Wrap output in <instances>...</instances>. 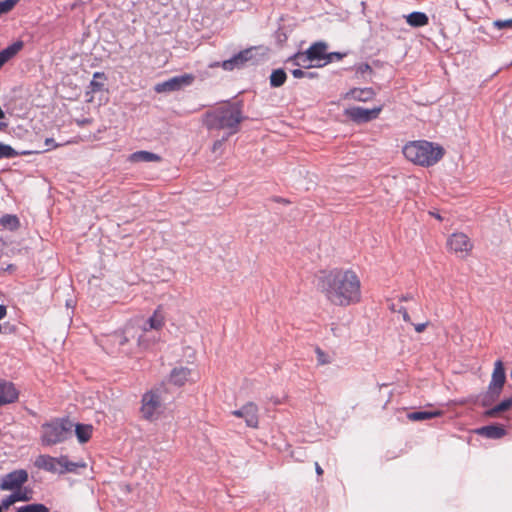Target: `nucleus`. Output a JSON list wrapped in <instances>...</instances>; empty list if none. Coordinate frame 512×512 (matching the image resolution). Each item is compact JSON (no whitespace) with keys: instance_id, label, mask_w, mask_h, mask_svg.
Instances as JSON below:
<instances>
[{"instance_id":"obj_1","label":"nucleus","mask_w":512,"mask_h":512,"mask_svg":"<svg viewBox=\"0 0 512 512\" xmlns=\"http://www.w3.org/2000/svg\"><path fill=\"white\" fill-rule=\"evenodd\" d=\"M317 287L334 306L347 307L361 300V282L351 269L334 268L322 271L317 278Z\"/></svg>"},{"instance_id":"obj_2","label":"nucleus","mask_w":512,"mask_h":512,"mask_svg":"<svg viewBox=\"0 0 512 512\" xmlns=\"http://www.w3.org/2000/svg\"><path fill=\"white\" fill-rule=\"evenodd\" d=\"M402 153L406 160L415 165L431 167L443 158L445 150L441 145L434 142L414 140L403 146Z\"/></svg>"},{"instance_id":"obj_3","label":"nucleus","mask_w":512,"mask_h":512,"mask_svg":"<svg viewBox=\"0 0 512 512\" xmlns=\"http://www.w3.org/2000/svg\"><path fill=\"white\" fill-rule=\"evenodd\" d=\"M241 107L238 104H226L207 112L203 117V124L208 129H227L229 135L239 131V125L243 121Z\"/></svg>"},{"instance_id":"obj_4","label":"nucleus","mask_w":512,"mask_h":512,"mask_svg":"<svg viewBox=\"0 0 512 512\" xmlns=\"http://www.w3.org/2000/svg\"><path fill=\"white\" fill-rule=\"evenodd\" d=\"M73 423L68 418H55L41 426V444L52 446L64 442L72 433Z\"/></svg>"},{"instance_id":"obj_5","label":"nucleus","mask_w":512,"mask_h":512,"mask_svg":"<svg viewBox=\"0 0 512 512\" xmlns=\"http://www.w3.org/2000/svg\"><path fill=\"white\" fill-rule=\"evenodd\" d=\"M447 247L458 257L465 258L472 251L473 243L465 233L455 232L448 237Z\"/></svg>"},{"instance_id":"obj_6","label":"nucleus","mask_w":512,"mask_h":512,"mask_svg":"<svg viewBox=\"0 0 512 512\" xmlns=\"http://www.w3.org/2000/svg\"><path fill=\"white\" fill-rule=\"evenodd\" d=\"M382 111V106L366 109L363 107H350L345 109L344 115L357 124L367 123L377 119Z\"/></svg>"},{"instance_id":"obj_7","label":"nucleus","mask_w":512,"mask_h":512,"mask_svg":"<svg viewBox=\"0 0 512 512\" xmlns=\"http://www.w3.org/2000/svg\"><path fill=\"white\" fill-rule=\"evenodd\" d=\"M141 413L144 419L153 420L157 417L158 411L161 407V397L157 392H146L141 401Z\"/></svg>"},{"instance_id":"obj_8","label":"nucleus","mask_w":512,"mask_h":512,"mask_svg":"<svg viewBox=\"0 0 512 512\" xmlns=\"http://www.w3.org/2000/svg\"><path fill=\"white\" fill-rule=\"evenodd\" d=\"M28 481V472L24 469L14 470L0 479V490L15 491L21 489Z\"/></svg>"},{"instance_id":"obj_9","label":"nucleus","mask_w":512,"mask_h":512,"mask_svg":"<svg viewBox=\"0 0 512 512\" xmlns=\"http://www.w3.org/2000/svg\"><path fill=\"white\" fill-rule=\"evenodd\" d=\"M194 79L195 77L192 74H183L180 76L172 77L162 83L156 84L154 89L157 93L177 91L184 86L191 85Z\"/></svg>"},{"instance_id":"obj_10","label":"nucleus","mask_w":512,"mask_h":512,"mask_svg":"<svg viewBox=\"0 0 512 512\" xmlns=\"http://www.w3.org/2000/svg\"><path fill=\"white\" fill-rule=\"evenodd\" d=\"M165 325V314L161 306H158L149 319L144 323L142 327V335L139 336L138 342L140 345H144L146 334L151 331H161Z\"/></svg>"},{"instance_id":"obj_11","label":"nucleus","mask_w":512,"mask_h":512,"mask_svg":"<svg viewBox=\"0 0 512 512\" xmlns=\"http://www.w3.org/2000/svg\"><path fill=\"white\" fill-rule=\"evenodd\" d=\"M232 415L237 418H243L248 427L258 428V406L254 402H248L240 409L232 411Z\"/></svg>"},{"instance_id":"obj_12","label":"nucleus","mask_w":512,"mask_h":512,"mask_svg":"<svg viewBox=\"0 0 512 512\" xmlns=\"http://www.w3.org/2000/svg\"><path fill=\"white\" fill-rule=\"evenodd\" d=\"M252 48L240 51L238 54L233 56L231 59L221 62V67L224 70L232 71L235 68H241L252 58Z\"/></svg>"},{"instance_id":"obj_13","label":"nucleus","mask_w":512,"mask_h":512,"mask_svg":"<svg viewBox=\"0 0 512 512\" xmlns=\"http://www.w3.org/2000/svg\"><path fill=\"white\" fill-rule=\"evenodd\" d=\"M19 391L11 382H0V406L14 403L18 400Z\"/></svg>"},{"instance_id":"obj_14","label":"nucleus","mask_w":512,"mask_h":512,"mask_svg":"<svg viewBox=\"0 0 512 512\" xmlns=\"http://www.w3.org/2000/svg\"><path fill=\"white\" fill-rule=\"evenodd\" d=\"M506 375L503 362L498 360L495 362L494 370L492 373V379L489 388L499 394L505 383Z\"/></svg>"},{"instance_id":"obj_15","label":"nucleus","mask_w":512,"mask_h":512,"mask_svg":"<svg viewBox=\"0 0 512 512\" xmlns=\"http://www.w3.org/2000/svg\"><path fill=\"white\" fill-rule=\"evenodd\" d=\"M192 376V370L187 367H176L170 373V382L176 386H183L188 383Z\"/></svg>"},{"instance_id":"obj_16","label":"nucleus","mask_w":512,"mask_h":512,"mask_svg":"<svg viewBox=\"0 0 512 512\" xmlns=\"http://www.w3.org/2000/svg\"><path fill=\"white\" fill-rule=\"evenodd\" d=\"M476 434L489 438V439H500L507 434L505 428L501 425H487L480 427L475 430Z\"/></svg>"},{"instance_id":"obj_17","label":"nucleus","mask_w":512,"mask_h":512,"mask_svg":"<svg viewBox=\"0 0 512 512\" xmlns=\"http://www.w3.org/2000/svg\"><path fill=\"white\" fill-rule=\"evenodd\" d=\"M327 45L324 42H316L312 44L308 49V58L312 60V62H320L327 59Z\"/></svg>"},{"instance_id":"obj_18","label":"nucleus","mask_w":512,"mask_h":512,"mask_svg":"<svg viewBox=\"0 0 512 512\" xmlns=\"http://www.w3.org/2000/svg\"><path fill=\"white\" fill-rule=\"evenodd\" d=\"M23 46L24 43L18 40L0 51V69L4 66L5 63L17 55L22 50Z\"/></svg>"},{"instance_id":"obj_19","label":"nucleus","mask_w":512,"mask_h":512,"mask_svg":"<svg viewBox=\"0 0 512 512\" xmlns=\"http://www.w3.org/2000/svg\"><path fill=\"white\" fill-rule=\"evenodd\" d=\"M35 465L43 470L59 473V468L57 467V458L49 455H40L37 457L35 461Z\"/></svg>"},{"instance_id":"obj_20","label":"nucleus","mask_w":512,"mask_h":512,"mask_svg":"<svg viewBox=\"0 0 512 512\" xmlns=\"http://www.w3.org/2000/svg\"><path fill=\"white\" fill-rule=\"evenodd\" d=\"M128 160L132 163H138V162H160L161 157L158 154L149 152V151H136L132 153Z\"/></svg>"},{"instance_id":"obj_21","label":"nucleus","mask_w":512,"mask_h":512,"mask_svg":"<svg viewBox=\"0 0 512 512\" xmlns=\"http://www.w3.org/2000/svg\"><path fill=\"white\" fill-rule=\"evenodd\" d=\"M347 97H351L354 100L366 102L371 100L374 97V91L372 88H364V89H352L347 93Z\"/></svg>"},{"instance_id":"obj_22","label":"nucleus","mask_w":512,"mask_h":512,"mask_svg":"<svg viewBox=\"0 0 512 512\" xmlns=\"http://www.w3.org/2000/svg\"><path fill=\"white\" fill-rule=\"evenodd\" d=\"M93 432V426L89 424H76L75 433L78 441L80 443H87L91 437Z\"/></svg>"},{"instance_id":"obj_23","label":"nucleus","mask_w":512,"mask_h":512,"mask_svg":"<svg viewBox=\"0 0 512 512\" xmlns=\"http://www.w3.org/2000/svg\"><path fill=\"white\" fill-rule=\"evenodd\" d=\"M406 22L412 27H423L428 24L429 18L423 12H412L406 16Z\"/></svg>"},{"instance_id":"obj_24","label":"nucleus","mask_w":512,"mask_h":512,"mask_svg":"<svg viewBox=\"0 0 512 512\" xmlns=\"http://www.w3.org/2000/svg\"><path fill=\"white\" fill-rule=\"evenodd\" d=\"M443 413L442 411H416L411 412L407 415L408 419L411 421H423L427 419H432L435 417L441 416Z\"/></svg>"},{"instance_id":"obj_25","label":"nucleus","mask_w":512,"mask_h":512,"mask_svg":"<svg viewBox=\"0 0 512 512\" xmlns=\"http://www.w3.org/2000/svg\"><path fill=\"white\" fill-rule=\"evenodd\" d=\"M512 407V397L504 399L493 408L487 410L485 415L487 417H497L501 412L507 411Z\"/></svg>"},{"instance_id":"obj_26","label":"nucleus","mask_w":512,"mask_h":512,"mask_svg":"<svg viewBox=\"0 0 512 512\" xmlns=\"http://www.w3.org/2000/svg\"><path fill=\"white\" fill-rule=\"evenodd\" d=\"M107 79L104 72H95L93 74V79L90 82L89 88L92 93L102 91L104 88V82Z\"/></svg>"},{"instance_id":"obj_27","label":"nucleus","mask_w":512,"mask_h":512,"mask_svg":"<svg viewBox=\"0 0 512 512\" xmlns=\"http://www.w3.org/2000/svg\"><path fill=\"white\" fill-rule=\"evenodd\" d=\"M0 224L11 231L17 230L20 226L19 219L15 215L6 214L0 218Z\"/></svg>"},{"instance_id":"obj_28","label":"nucleus","mask_w":512,"mask_h":512,"mask_svg":"<svg viewBox=\"0 0 512 512\" xmlns=\"http://www.w3.org/2000/svg\"><path fill=\"white\" fill-rule=\"evenodd\" d=\"M286 78L287 76L283 69H276L270 76V85L272 87H280L285 83Z\"/></svg>"},{"instance_id":"obj_29","label":"nucleus","mask_w":512,"mask_h":512,"mask_svg":"<svg viewBox=\"0 0 512 512\" xmlns=\"http://www.w3.org/2000/svg\"><path fill=\"white\" fill-rule=\"evenodd\" d=\"M62 462L66 464L64 469H59L60 474H64L67 472H75L78 468H85V462H72L68 459L67 456H62Z\"/></svg>"},{"instance_id":"obj_30","label":"nucleus","mask_w":512,"mask_h":512,"mask_svg":"<svg viewBox=\"0 0 512 512\" xmlns=\"http://www.w3.org/2000/svg\"><path fill=\"white\" fill-rule=\"evenodd\" d=\"M293 60L297 66H301L304 68H310L314 65L312 64V60L308 58L307 50L305 52H298L294 55Z\"/></svg>"},{"instance_id":"obj_31","label":"nucleus","mask_w":512,"mask_h":512,"mask_svg":"<svg viewBox=\"0 0 512 512\" xmlns=\"http://www.w3.org/2000/svg\"><path fill=\"white\" fill-rule=\"evenodd\" d=\"M16 512H49V508L44 504L34 503L19 507Z\"/></svg>"},{"instance_id":"obj_32","label":"nucleus","mask_w":512,"mask_h":512,"mask_svg":"<svg viewBox=\"0 0 512 512\" xmlns=\"http://www.w3.org/2000/svg\"><path fill=\"white\" fill-rule=\"evenodd\" d=\"M315 354L317 358V364L320 366L328 365L332 362L331 357L318 346L315 348Z\"/></svg>"},{"instance_id":"obj_33","label":"nucleus","mask_w":512,"mask_h":512,"mask_svg":"<svg viewBox=\"0 0 512 512\" xmlns=\"http://www.w3.org/2000/svg\"><path fill=\"white\" fill-rule=\"evenodd\" d=\"M18 155H19V153L16 152L11 146L0 143V159L1 158H13Z\"/></svg>"},{"instance_id":"obj_34","label":"nucleus","mask_w":512,"mask_h":512,"mask_svg":"<svg viewBox=\"0 0 512 512\" xmlns=\"http://www.w3.org/2000/svg\"><path fill=\"white\" fill-rule=\"evenodd\" d=\"M20 0L0 1V15L10 12Z\"/></svg>"},{"instance_id":"obj_35","label":"nucleus","mask_w":512,"mask_h":512,"mask_svg":"<svg viewBox=\"0 0 512 512\" xmlns=\"http://www.w3.org/2000/svg\"><path fill=\"white\" fill-rule=\"evenodd\" d=\"M493 26L499 30L501 29H507V28H512V18L511 19H507V20H495L493 22Z\"/></svg>"},{"instance_id":"obj_36","label":"nucleus","mask_w":512,"mask_h":512,"mask_svg":"<svg viewBox=\"0 0 512 512\" xmlns=\"http://www.w3.org/2000/svg\"><path fill=\"white\" fill-rule=\"evenodd\" d=\"M12 494L14 495L16 502L29 501L31 499L30 494L27 491H21V489L13 491Z\"/></svg>"},{"instance_id":"obj_37","label":"nucleus","mask_w":512,"mask_h":512,"mask_svg":"<svg viewBox=\"0 0 512 512\" xmlns=\"http://www.w3.org/2000/svg\"><path fill=\"white\" fill-rule=\"evenodd\" d=\"M342 57H343V55L341 53H339V52L327 53L326 61L324 63H321V64H315V66L316 67H322L325 64L332 62L333 60H340V59H342Z\"/></svg>"},{"instance_id":"obj_38","label":"nucleus","mask_w":512,"mask_h":512,"mask_svg":"<svg viewBox=\"0 0 512 512\" xmlns=\"http://www.w3.org/2000/svg\"><path fill=\"white\" fill-rule=\"evenodd\" d=\"M292 75L294 78H297V79L304 78V77H309V78L314 77V73L305 72L302 69H294L292 71Z\"/></svg>"},{"instance_id":"obj_39","label":"nucleus","mask_w":512,"mask_h":512,"mask_svg":"<svg viewBox=\"0 0 512 512\" xmlns=\"http://www.w3.org/2000/svg\"><path fill=\"white\" fill-rule=\"evenodd\" d=\"M16 502V499L14 498V495L11 494L9 496H7L6 498H4L2 500V503L0 504L2 509H8L11 505H13L14 503Z\"/></svg>"},{"instance_id":"obj_40","label":"nucleus","mask_w":512,"mask_h":512,"mask_svg":"<svg viewBox=\"0 0 512 512\" xmlns=\"http://www.w3.org/2000/svg\"><path fill=\"white\" fill-rule=\"evenodd\" d=\"M397 313L401 314L402 315V318L405 322L407 323H410L411 322V318H410V315L407 311V309L403 306H399L398 307V310H397Z\"/></svg>"},{"instance_id":"obj_41","label":"nucleus","mask_w":512,"mask_h":512,"mask_svg":"<svg viewBox=\"0 0 512 512\" xmlns=\"http://www.w3.org/2000/svg\"><path fill=\"white\" fill-rule=\"evenodd\" d=\"M45 145L48 146L47 150H49L51 148H58V147L62 146L63 144L56 143L53 138H47L45 140Z\"/></svg>"},{"instance_id":"obj_42","label":"nucleus","mask_w":512,"mask_h":512,"mask_svg":"<svg viewBox=\"0 0 512 512\" xmlns=\"http://www.w3.org/2000/svg\"><path fill=\"white\" fill-rule=\"evenodd\" d=\"M427 326H428V322L414 325L415 331L418 333H422L426 329Z\"/></svg>"},{"instance_id":"obj_43","label":"nucleus","mask_w":512,"mask_h":512,"mask_svg":"<svg viewBox=\"0 0 512 512\" xmlns=\"http://www.w3.org/2000/svg\"><path fill=\"white\" fill-rule=\"evenodd\" d=\"M7 309L4 305H0V320L6 316Z\"/></svg>"},{"instance_id":"obj_44","label":"nucleus","mask_w":512,"mask_h":512,"mask_svg":"<svg viewBox=\"0 0 512 512\" xmlns=\"http://www.w3.org/2000/svg\"><path fill=\"white\" fill-rule=\"evenodd\" d=\"M57 467L59 469H64L66 467V464L62 462V456L57 458Z\"/></svg>"},{"instance_id":"obj_45","label":"nucleus","mask_w":512,"mask_h":512,"mask_svg":"<svg viewBox=\"0 0 512 512\" xmlns=\"http://www.w3.org/2000/svg\"><path fill=\"white\" fill-rule=\"evenodd\" d=\"M315 470H316V473L318 476H322L323 475V469L321 468V466L316 462L315 463Z\"/></svg>"},{"instance_id":"obj_46","label":"nucleus","mask_w":512,"mask_h":512,"mask_svg":"<svg viewBox=\"0 0 512 512\" xmlns=\"http://www.w3.org/2000/svg\"><path fill=\"white\" fill-rule=\"evenodd\" d=\"M413 299V296L411 294H406V295H402L399 300L402 302V301H409V300H412Z\"/></svg>"},{"instance_id":"obj_47","label":"nucleus","mask_w":512,"mask_h":512,"mask_svg":"<svg viewBox=\"0 0 512 512\" xmlns=\"http://www.w3.org/2000/svg\"><path fill=\"white\" fill-rule=\"evenodd\" d=\"M389 309L392 311V312H397L398 308L396 306V304L392 303L390 306H389Z\"/></svg>"},{"instance_id":"obj_48","label":"nucleus","mask_w":512,"mask_h":512,"mask_svg":"<svg viewBox=\"0 0 512 512\" xmlns=\"http://www.w3.org/2000/svg\"><path fill=\"white\" fill-rule=\"evenodd\" d=\"M219 66H221L220 62H215V63H212L209 65L210 68H215V67H219Z\"/></svg>"},{"instance_id":"obj_49","label":"nucleus","mask_w":512,"mask_h":512,"mask_svg":"<svg viewBox=\"0 0 512 512\" xmlns=\"http://www.w3.org/2000/svg\"><path fill=\"white\" fill-rule=\"evenodd\" d=\"M436 219L442 220V217L439 214L431 213Z\"/></svg>"},{"instance_id":"obj_50","label":"nucleus","mask_w":512,"mask_h":512,"mask_svg":"<svg viewBox=\"0 0 512 512\" xmlns=\"http://www.w3.org/2000/svg\"><path fill=\"white\" fill-rule=\"evenodd\" d=\"M6 125L4 123H0V130H2Z\"/></svg>"},{"instance_id":"obj_51","label":"nucleus","mask_w":512,"mask_h":512,"mask_svg":"<svg viewBox=\"0 0 512 512\" xmlns=\"http://www.w3.org/2000/svg\"><path fill=\"white\" fill-rule=\"evenodd\" d=\"M511 378H512V370H511Z\"/></svg>"}]
</instances>
